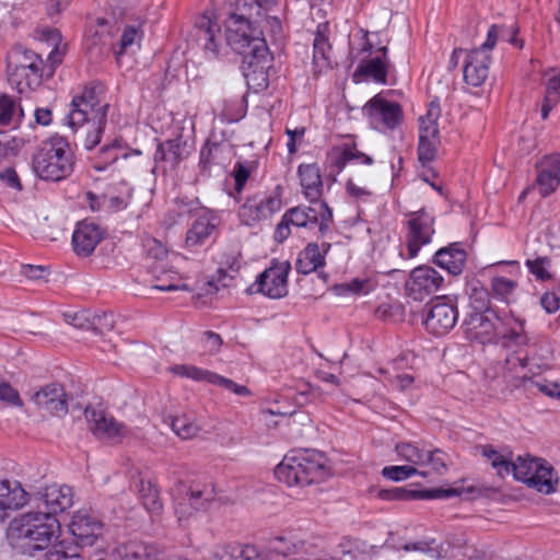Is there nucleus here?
I'll return each instance as SVG.
<instances>
[{
    "label": "nucleus",
    "instance_id": "nucleus-41",
    "mask_svg": "<svg viewBox=\"0 0 560 560\" xmlns=\"http://www.w3.org/2000/svg\"><path fill=\"white\" fill-rule=\"evenodd\" d=\"M165 423L170 425L172 431L183 440L191 439L199 432V427L195 418L190 413H182L167 416Z\"/></svg>",
    "mask_w": 560,
    "mask_h": 560
},
{
    "label": "nucleus",
    "instance_id": "nucleus-5",
    "mask_svg": "<svg viewBox=\"0 0 560 560\" xmlns=\"http://www.w3.org/2000/svg\"><path fill=\"white\" fill-rule=\"evenodd\" d=\"M275 476L290 487L311 485L326 476V457L315 450L291 451L277 465Z\"/></svg>",
    "mask_w": 560,
    "mask_h": 560
},
{
    "label": "nucleus",
    "instance_id": "nucleus-12",
    "mask_svg": "<svg viewBox=\"0 0 560 560\" xmlns=\"http://www.w3.org/2000/svg\"><path fill=\"white\" fill-rule=\"evenodd\" d=\"M457 318L456 303L448 296H435L424 306L423 324L433 335L441 336L448 332L455 326Z\"/></svg>",
    "mask_w": 560,
    "mask_h": 560
},
{
    "label": "nucleus",
    "instance_id": "nucleus-52",
    "mask_svg": "<svg viewBox=\"0 0 560 560\" xmlns=\"http://www.w3.org/2000/svg\"><path fill=\"white\" fill-rule=\"evenodd\" d=\"M440 139H419L418 159L423 167H427L436 156Z\"/></svg>",
    "mask_w": 560,
    "mask_h": 560
},
{
    "label": "nucleus",
    "instance_id": "nucleus-47",
    "mask_svg": "<svg viewBox=\"0 0 560 560\" xmlns=\"http://www.w3.org/2000/svg\"><path fill=\"white\" fill-rule=\"evenodd\" d=\"M396 452L401 460L408 462L413 467L423 466L424 456L427 451L418 447L409 442H401L396 445Z\"/></svg>",
    "mask_w": 560,
    "mask_h": 560
},
{
    "label": "nucleus",
    "instance_id": "nucleus-10",
    "mask_svg": "<svg viewBox=\"0 0 560 560\" xmlns=\"http://www.w3.org/2000/svg\"><path fill=\"white\" fill-rule=\"evenodd\" d=\"M108 104L103 103L100 92L94 86H85L74 95L68 114V122L73 131L84 127L85 124L98 120L106 124Z\"/></svg>",
    "mask_w": 560,
    "mask_h": 560
},
{
    "label": "nucleus",
    "instance_id": "nucleus-50",
    "mask_svg": "<svg viewBox=\"0 0 560 560\" xmlns=\"http://www.w3.org/2000/svg\"><path fill=\"white\" fill-rule=\"evenodd\" d=\"M338 294L340 295H347V294H354V295H365L370 293L374 289V284L369 279H352L349 282L341 283L337 285Z\"/></svg>",
    "mask_w": 560,
    "mask_h": 560
},
{
    "label": "nucleus",
    "instance_id": "nucleus-8",
    "mask_svg": "<svg viewBox=\"0 0 560 560\" xmlns=\"http://www.w3.org/2000/svg\"><path fill=\"white\" fill-rule=\"evenodd\" d=\"M45 67L39 55L22 46H16L8 55L9 82L20 93L34 90L42 83Z\"/></svg>",
    "mask_w": 560,
    "mask_h": 560
},
{
    "label": "nucleus",
    "instance_id": "nucleus-34",
    "mask_svg": "<svg viewBox=\"0 0 560 560\" xmlns=\"http://www.w3.org/2000/svg\"><path fill=\"white\" fill-rule=\"evenodd\" d=\"M329 26L327 23H320L317 26L313 42V67L316 74L327 70L331 66L330 52L331 45L328 40Z\"/></svg>",
    "mask_w": 560,
    "mask_h": 560
},
{
    "label": "nucleus",
    "instance_id": "nucleus-57",
    "mask_svg": "<svg viewBox=\"0 0 560 560\" xmlns=\"http://www.w3.org/2000/svg\"><path fill=\"white\" fill-rule=\"evenodd\" d=\"M238 544H220L214 546L212 560H237Z\"/></svg>",
    "mask_w": 560,
    "mask_h": 560
},
{
    "label": "nucleus",
    "instance_id": "nucleus-63",
    "mask_svg": "<svg viewBox=\"0 0 560 560\" xmlns=\"http://www.w3.org/2000/svg\"><path fill=\"white\" fill-rule=\"evenodd\" d=\"M202 347L210 353H215L220 350L222 338L213 331H206L201 338Z\"/></svg>",
    "mask_w": 560,
    "mask_h": 560
},
{
    "label": "nucleus",
    "instance_id": "nucleus-28",
    "mask_svg": "<svg viewBox=\"0 0 560 560\" xmlns=\"http://www.w3.org/2000/svg\"><path fill=\"white\" fill-rule=\"evenodd\" d=\"M42 499L47 509L45 513H52L56 516L57 513L72 506L73 491L69 486L54 483L44 489Z\"/></svg>",
    "mask_w": 560,
    "mask_h": 560
},
{
    "label": "nucleus",
    "instance_id": "nucleus-31",
    "mask_svg": "<svg viewBox=\"0 0 560 560\" xmlns=\"http://www.w3.org/2000/svg\"><path fill=\"white\" fill-rule=\"evenodd\" d=\"M161 553L156 545L136 540L121 544L114 550L116 560H159Z\"/></svg>",
    "mask_w": 560,
    "mask_h": 560
},
{
    "label": "nucleus",
    "instance_id": "nucleus-11",
    "mask_svg": "<svg viewBox=\"0 0 560 560\" xmlns=\"http://www.w3.org/2000/svg\"><path fill=\"white\" fill-rule=\"evenodd\" d=\"M434 223V215L424 209L407 215L405 241L408 258H415L423 246L431 243L435 233Z\"/></svg>",
    "mask_w": 560,
    "mask_h": 560
},
{
    "label": "nucleus",
    "instance_id": "nucleus-4",
    "mask_svg": "<svg viewBox=\"0 0 560 560\" xmlns=\"http://www.w3.org/2000/svg\"><path fill=\"white\" fill-rule=\"evenodd\" d=\"M481 455L486 457L498 475L504 477L513 474L518 481L536 489L541 493H551L555 491L557 478L553 468L545 460L518 456L515 462L511 459L510 454H503L491 445L480 447Z\"/></svg>",
    "mask_w": 560,
    "mask_h": 560
},
{
    "label": "nucleus",
    "instance_id": "nucleus-64",
    "mask_svg": "<svg viewBox=\"0 0 560 560\" xmlns=\"http://www.w3.org/2000/svg\"><path fill=\"white\" fill-rule=\"evenodd\" d=\"M540 305L547 313H556L560 308V298L555 292H545L540 298Z\"/></svg>",
    "mask_w": 560,
    "mask_h": 560
},
{
    "label": "nucleus",
    "instance_id": "nucleus-23",
    "mask_svg": "<svg viewBox=\"0 0 560 560\" xmlns=\"http://www.w3.org/2000/svg\"><path fill=\"white\" fill-rule=\"evenodd\" d=\"M85 418L90 430L100 439L114 440L125 434V428L104 410L85 408Z\"/></svg>",
    "mask_w": 560,
    "mask_h": 560
},
{
    "label": "nucleus",
    "instance_id": "nucleus-58",
    "mask_svg": "<svg viewBox=\"0 0 560 560\" xmlns=\"http://www.w3.org/2000/svg\"><path fill=\"white\" fill-rule=\"evenodd\" d=\"M108 45L109 43L103 38L98 31H95L94 34L89 36L85 42L86 49L91 55L96 57L104 55L108 50Z\"/></svg>",
    "mask_w": 560,
    "mask_h": 560
},
{
    "label": "nucleus",
    "instance_id": "nucleus-48",
    "mask_svg": "<svg viewBox=\"0 0 560 560\" xmlns=\"http://www.w3.org/2000/svg\"><path fill=\"white\" fill-rule=\"evenodd\" d=\"M52 548L46 553L45 560H83L78 552V546L66 544L59 540L51 545Z\"/></svg>",
    "mask_w": 560,
    "mask_h": 560
},
{
    "label": "nucleus",
    "instance_id": "nucleus-38",
    "mask_svg": "<svg viewBox=\"0 0 560 560\" xmlns=\"http://www.w3.org/2000/svg\"><path fill=\"white\" fill-rule=\"evenodd\" d=\"M546 94L541 106V117L546 119L552 108L560 102V70L546 71Z\"/></svg>",
    "mask_w": 560,
    "mask_h": 560
},
{
    "label": "nucleus",
    "instance_id": "nucleus-18",
    "mask_svg": "<svg viewBox=\"0 0 560 560\" xmlns=\"http://www.w3.org/2000/svg\"><path fill=\"white\" fill-rule=\"evenodd\" d=\"M282 207L279 196L255 195L246 199L240 207L238 218L243 224L252 226L261 220L270 218Z\"/></svg>",
    "mask_w": 560,
    "mask_h": 560
},
{
    "label": "nucleus",
    "instance_id": "nucleus-40",
    "mask_svg": "<svg viewBox=\"0 0 560 560\" xmlns=\"http://www.w3.org/2000/svg\"><path fill=\"white\" fill-rule=\"evenodd\" d=\"M182 144L178 139L161 143L155 152L156 163H163L164 171L174 170L182 161Z\"/></svg>",
    "mask_w": 560,
    "mask_h": 560
},
{
    "label": "nucleus",
    "instance_id": "nucleus-53",
    "mask_svg": "<svg viewBox=\"0 0 560 560\" xmlns=\"http://www.w3.org/2000/svg\"><path fill=\"white\" fill-rule=\"evenodd\" d=\"M215 498V493L212 487H205L202 490L191 489L188 493L189 504L195 510L206 509L207 505L212 502Z\"/></svg>",
    "mask_w": 560,
    "mask_h": 560
},
{
    "label": "nucleus",
    "instance_id": "nucleus-19",
    "mask_svg": "<svg viewBox=\"0 0 560 560\" xmlns=\"http://www.w3.org/2000/svg\"><path fill=\"white\" fill-rule=\"evenodd\" d=\"M69 530L75 538V546H94L103 534L102 522L84 511H78L73 514L69 524Z\"/></svg>",
    "mask_w": 560,
    "mask_h": 560
},
{
    "label": "nucleus",
    "instance_id": "nucleus-9",
    "mask_svg": "<svg viewBox=\"0 0 560 560\" xmlns=\"http://www.w3.org/2000/svg\"><path fill=\"white\" fill-rule=\"evenodd\" d=\"M355 58L359 62L352 75L355 83L363 81H372L378 84L387 83L390 61L386 46L375 48L365 36L363 46Z\"/></svg>",
    "mask_w": 560,
    "mask_h": 560
},
{
    "label": "nucleus",
    "instance_id": "nucleus-13",
    "mask_svg": "<svg viewBox=\"0 0 560 560\" xmlns=\"http://www.w3.org/2000/svg\"><path fill=\"white\" fill-rule=\"evenodd\" d=\"M371 126L378 131L396 129L404 119L401 106L394 101L377 94L372 97L363 107Z\"/></svg>",
    "mask_w": 560,
    "mask_h": 560
},
{
    "label": "nucleus",
    "instance_id": "nucleus-25",
    "mask_svg": "<svg viewBox=\"0 0 560 560\" xmlns=\"http://www.w3.org/2000/svg\"><path fill=\"white\" fill-rule=\"evenodd\" d=\"M220 223L219 215L211 210L200 213L186 233L185 245L187 248L201 246L214 233Z\"/></svg>",
    "mask_w": 560,
    "mask_h": 560
},
{
    "label": "nucleus",
    "instance_id": "nucleus-1",
    "mask_svg": "<svg viewBox=\"0 0 560 560\" xmlns=\"http://www.w3.org/2000/svg\"><path fill=\"white\" fill-rule=\"evenodd\" d=\"M255 15H259V7L247 0L223 19L214 10H207L196 21V36L209 59L226 56L230 48L242 55L248 83L266 89L271 59L261 30L252 21Z\"/></svg>",
    "mask_w": 560,
    "mask_h": 560
},
{
    "label": "nucleus",
    "instance_id": "nucleus-26",
    "mask_svg": "<svg viewBox=\"0 0 560 560\" xmlns=\"http://www.w3.org/2000/svg\"><path fill=\"white\" fill-rule=\"evenodd\" d=\"M28 502V493L16 480H0V521L7 512L20 510Z\"/></svg>",
    "mask_w": 560,
    "mask_h": 560
},
{
    "label": "nucleus",
    "instance_id": "nucleus-45",
    "mask_svg": "<svg viewBox=\"0 0 560 560\" xmlns=\"http://www.w3.org/2000/svg\"><path fill=\"white\" fill-rule=\"evenodd\" d=\"M529 345V337L527 336V342L522 347H513L506 349L505 369L510 373H516L520 369L523 370L527 366L529 355L525 351V348Z\"/></svg>",
    "mask_w": 560,
    "mask_h": 560
},
{
    "label": "nucleus",
    "instance_id": "nucleus-37",
    "mask_svg": "<svg viewBox=\"0 0 560 560\" xmlns=\"http://www.w3.org/2000/svg\"><path fill=\"white\" fill-rule=\"evenodd\" d=\"M525 266L528 269V272L534 276L537 281L560 282L553 261L548 256H535L533 258H527L525 260Z\"/></svg>",
    "mask_w": 560,
    "mask_h": 560
},
{
    "label": "nucleus",
    "instance_id": "nucleus-29",
    "mask_svg": "<svg viewBox=\"0 0 560 560\" xmlns=\"http://www.w3.org/2000/svg\"><path fill=\"white\" fill-rule=\"evenodd\" d=\"M298 175L304 197L310 202L322 201L323 180L318 165L316 163L300 164Z\"/></svg>",
    "mask_w": 560,
    "mask_h": 560
},
{
    "label": "nucleus",
    "instance_id": "nucleus-39",
    "mask_svg": "<svg viewBox=\"0 0 560 560\" xmlns=\"http://www.w3.org/2000/svg\"><path fill=\"white\" fill-rule=\"evenodd\" d=\"M24 117L19 100L8 94L0 95V126L18 127Z\"/></svg>",
    "mask_w": 560,
    "mask_h": 560
},
{
    "label": "nucleus",
    "instance_id": "nucleus-59",
    "mask_svg": "<svg viewBox=\"0 0 560 560\" xmlns=\"http://www.w3.org/2000/svg\"><path fill=\"white\" fill-rule=\"evenodd\" d=\"M0 400L15 407L23 406V400L21 399L19 392L5 382L0 383Z\"/></svg>",
    "mask_w": 560,
    "mask_h": 560
},
{
    "label": "nucleus",
    "instance_id": "nucleus-56",
    "mask_svg": "<svg viewBox=\"0 0 560 560\" xmlns=\"http://www.w3.org/2000/svg\"><path fill=\"white\" fill-rule=\"evenodd\" d=\"M141 39V34L138 27L127 26L121 35L119 50L116 51L117 56L126 54L132 46L137 45Z\"/></svg>",
    "mask_w": 560,
    "mask_h": 560
},
{
    "label": "nucleus",
    "instance_id": "nucleus-43",
    "mask_svg": "<svg viewBox=\"0 0 560 560\" xmlns=\"http://www.w3.org/2000/svg\"><path fill=\"white\" fill-rule=\"evenodd\" d=\"M129 154L125 151L121 142L118 140L113 141L110 144L104 145L98 155V161L95 162L94 167L97 171H104L108 165L116 162L118 159H127Z\"/></svg>",
    "mask_w": 560,
    "mask_h": 560
},
{
    "label": "nucleus",
    "instance_id": "nucleus-61",
    "mask_svg": "<svg viewBox=\"0 0 560 560\" xmlns=\"http://www.w3.org/2000/svg\"><path fill=\"white\" fill-rule=\"evenodd\" d=\"M346 190L355 201H366L372 196V191L369 188L357 185L353 179L347 180Z\"/></svg>",
    "mask_w": 560,
    "mask_h": 560
},
{
    "label": "nucleus",
    "instance_id": "nucleus-24",
    "mask_svg": "<svg viewBox=\"0 0 560 560\" xmlns=\"http://www.w3.org/2000/svg\"><path fill=\"white\" fill-rule=\"evenodd\" d=\"M491 55L482 49H471L466 52L464 63V80L468 85L480 86L489 75Z\"/></svg>",
    "mask_w": 560,
    "mask_h": 560
},
{
    "label": "nucleus",
    "instance_id": "nucleus-3",
    "mask_svg": "<svg viewBox=\"0 0 560 560\" xmlns=\"http://www.w3.org/2000/svg\"><path fill=\"white\" fill-rule=\"evenodd\" d=\"M464 334L470 341L491 343L500 341L502 347H522L527 342L525 320L512 313L470 312L463 322Z\"/></svg>",
    "mask_w": 560,
    "mask_h": 560
},
{
    "label": "nucleus",
    "instance_id": "nucleus-16",
    "mask_svg": "<svg viewBox=\"0 0 560 560\" xmlns=\"http://www.w3.org/2000/svg\"><path fill=\"white\" fill-rule=\"evenodd\" d=\"M131 196L130 185L127 182H120L117 187H110L102 195L89 191L86 200L92 211L110 214L126 209Z\"/></svg>",
    "mask_w": 560,
    "mask_h": 560
},
{
    "label": "nucleus",
    "instance_id": "nucleus-32",
    "mask_svg": "<svg viewBox=\"0 0 560 560\" xmlns=\"http://www.w3.org/2000/svg\"><path fill=\"white\" fill-rule=\"evenodd\" d=\"M233 156V148L229 142L208 141L200 151L199 165L202 172L209 173L212 165L225 166Z\"/></svg>",
    "mask_w": 560,
    "mask_h": 560
},
{
    "label": "nucleus",
    "instance_id": "nucleus-6",
    "mask_svg": "<svg viewBox=\"0 0 560 560\" xmlns=\"http://www.w3.org/2000/svg\"><path fill=\"white\" fill-rule=\"evenodd\" d=\"M74 158L68 140L55 135L42 142L33 159V170L43 180L59 182L73 172Z\"/></svg>",
    "mask_w": 560,
    "mask_h": 560
},
{
    "label": "nucleus",
    "instance_id": "nucleus-44",
    "mask_svg": "<svg viewBox=\"0 0 560 560\" xmlns=\"http://www.w3.org/2000/svg\"><path fill=\"white\" fill-rule=\"evenodd\" d=\"M517 281L503 276H494L491 279L492 295L503 302L510 303L514 298Z\"/></svg>",
    "mask_w": 560,
    "mask_h": 560
},
{
    "label": "nucleus",
    "instance_id": "nucleus-54",
    "mask_svg": "<svg viewBox=\"0 0 560 560\" xmlns=\"http://www.w3.org/2000/svg\"><path fill=\"white\" fill-rule=\"evenodd\" d=\"M382 474L393 481H402L415 475H419V470L412 465L386 466L383 468Z\"/></svg>",
    "mask_w": 560,
    "mask_h": 560
},
{
    "label": "nucleus",
    "instance_id": "nucleus-33",
    "mask_svg": "<svg viewBox=\"0 0 560 560\" xmlns=\"http://www.w3.org/2000/svg\"><path fill=\"white\" fill-rule=\"evenodd\" d=\"M329 243H310L300 252L295 261V269L299 273L308 275L325 265V255L330 249Z\"/></svg>",
    "mask_w": 560,
    "mask_h": 560
},
{
    "label": "nucleus",
    "instance_id": "nucleus-27",
    "mask_svg": "<svg viewBox=\"0 0 560 560\" xmlns=\"http://www.w3.org/2000/svg\"><path fill=\"white\" fill-rule=\"evenodd\" d=\"M328 161L331 166L337 170V173H340L345 166L350 163L363 165L373 164V159L361 152L353 142L332 147L328 153Z\"/></svg>",
    "mask_w": 560,
    "mask_h": 560
},
{
    "label": "nucleus",
    "instance_id": "nucleus-14",
    "mask_svg": "<svg viewBox=\"0 0 560 560\" xmlns=\"http://www.w3.org/2000/svg\"><path fill=\"white\" fill-rule=\"evenodd\" d=\"M444 283L442 275L428 265L418 266L411 270L405 290L408 298L422 302L438 292Z\"/></svg>",
    "mask_w": 560,
    "mask_h": 560
},
{
    "label": "nucleus",
    "instance_id": "nucleus-60",
    "mask_svg": "<svg viewBox=\"0 0 560 560\" xmlns=\"http://www.w3.org/2000/svg\"><path fill=\"white\" fill-rule=\"evenodd\" d=\"M237 560H268L266 551H260L255 545H238Z\"/></svg>",
    "mask_w": 560,
    "mask_h": 560
},
{
    "label": "nucleus",
    "instance_id": "nucleus-15",
    "mask_svg": "<svg viewBox=\"0 0 560 560\" xmlns=\"http://www.w3.org/2000/svg\"><path fill=\"white\" fill-rule=\"evenodd\" d=\"M291 270L289 261H273L256 279L253 288L256 292L270 299H280L288 293V276Z\"/></svg>",
    "mask_w": 560,
    "mask_h": 560
},
{
    "label": "nucleus",
    "instance_id": "nucleus-49",
    "mask_svg": "<svg viewBox=\"0 0 560 560\" xmlns=\"http://www.w3.org/2000/svg\"><path fill=\"white\" fill-rule=\"evenodd\" d=\"M152 288L159 291H177L186 289V285L182 282L177 272L163 271L160 275H154Z\"/></svg>",
    "mask_w": 560,
    "mask_h": 560
},
{
    "label": "nucleus",
    "instance_id": "nucleus-2",
    "mask_svg": "<svg viewBox=\"0 0 560 560\" xmlns=\"http://www.w3.org/2000/svg\"><path fill=\"white\" fill-rule=\"evenodd\" d=\"M61 525L57 516L43 511H28L15 516L9 524L7 538L21 553L34 556L57 542Z\"/></svg>",
    "mask_w": 560,
    "mask_h": 560
},
{
    "label": "nucleus",
    "instance_id": "nucleus-30",
    "mask_svg": "<svg viewBox=\"0 0 560 560\" xmlns=\"http://www.w3.org/2000/svg\"><path fill=\"white\" fill-rule=\"evenodd\" d=\"M467 259V253L459 243H453L446 247L439 249L433 261L453 276L463 272Z\"/></svg>",
    "mask_w": 560,
    "mask_h": 560
},
{
    "label": "nucleus",
    "instance_id": "nucleus-22",
    "mask_svg": "<svg viewBox=\"0 0 560 560\" xmlns=\"http://www.w3.org/2000/svg\"><path fill=\"white\" fill-rule=\"evenodd\" d=\"M67 395L65 388L57 383L48 384L37 390L32 400L34 404L54 415L61 417L68 412Z\"/></svg>",
    "mask_w": 560,
    "mask_h": 560
},
{
    "label": "nucleus",
    "instance_id": "nucleus-36",
    "mask_svg": "<svg viewBox=\"0 0 560 560\" xmlns=\"http://www.w3.org/2000/svg\"><path fill=\"white\" fill-rule=\"evenodd\" d=\"M441 117V107L438 101H432L428 105L427 113L419 117V139H440L439 119Z\"/></svg>",
    "mask_w": 560,
    "mask_h": 560
},
{
    "label": "nucleus",
    "instance_id": "nucleus-55",
    "mask_svg": "<svg viewBox=\"0 0 560 560\" xmlns=\"http://www.w3.org/2000/svg\"><path fill=\"white\" fill-rule=\"evenodd\" d=\"M84 126L86 127L83 141L84 148L86 150H93L101 141L106 124H101L98 120H95Z\"/></svg>",
    "mask_w": 560,
    "mask_h": 560
},
{
    "label": "nucleus",
    "instance_id": "nucleus-51",
    "mask_svg": "<svg viewBox=\"0 0 560 560\" xmlns=\"http://www.w3.org/2000/svg\"><path fill=\"white\" fill-rule=\"evenodd\" d=\"M422 467H428L427 470H419V475L422 477H427L431 472L442 475L446 470V464L439 450L427 451Z\"/></svg>",
    "mask_w": 560,
    "mask_h": 560
},
{
    "label": "nucleus",
    "instance_id": "nucleus-17",
    "mask_svg": "<svg viewBox=\"0 0 560 560\" xmlns=\"http://www.w3.org/2000/svg\"><path fill=\"white\" fill-rule=\"evenodd\" d=\"M168 370L171 373L177 376L190 378L196 382L212 384L230 390L238 396L250 395V390L246 386L236 384L232 380L206 369L190 364H175L170 366Z\"/></svg>",
    "mask_w": 560,
    "mask_h": 560
},
{
    "label": "nucleus",
    "instance_id": "nucleus-62",
    "mask_svg": "<svg viewBox=\"0 0 560 560\" xmlns=\"http://www.w3.org/2000/svg\"><path fill=\"white\" fill-rule=\"evenodd\" d=\"M143 247L147 254L156 260H163L164 257H166V248L160 241L155 238L145 240L143 243Z\"/></svg>",
    "mask_w": 560,
    "mask_h": 560
},
{
    "label": "nucleus",
    "instance_id": "nucleus-7",
    "mask_svg": "<svg viewBox=\"0 0 560 560\" xmlns=\"http://www.w3.org/2000/svg\"><path fill=\"white\" fill-rule=\"evenodd\" d=\"M332 220V211L324 201H314L310 206L293 207L284 212L275 231L278 242L287 240L290 228L313 230L317 228L320 234L326 233Z\"/></svg>",
    "mask_w": 560,
    "mask_h": 560
},
{
    "label": "nucleus",
    "instance_id": "nucleus-20",
    "mask_svg": "<svg viewBox=\"0 0 560 560\" xmlns=\"http://www.w3.org/2000/svg\"><path fill=\"white\" fill-rule=\"evenodd\" d=\"M537 175L535 184L541 197L553 194L560 185V154L544 155L536 162Z\"/></svg>",
    "mask_w": 560,
    "mask_h": 560
},
{
    "label": "nucleus",
    "instance_id": "nucleus-46",
    "mask_svg": "<svg viewBox=\"0 0 560 560\" xmlns=\"http://www.w3.org/2000/svg\"><path fill=\"white\" fill-rule=\"evenodd\" d=\"M469 307L471 312L494 313L490 310V293L479 283H472L469 290Z\"/></svg>",
    "mask_w": 560,
    "mask_h": 560
},
{
    "label": "nucleus",
    "instance_id": "nucleus-21",
    "mask_svg": "<svg viewBox=\"0 0 560 560\" xmlns=\"http://www.w3.org/2000/svg\"><path fill=\"white\" fill-rule=\"evenodd\" d=\"M104 237V230L96 223L82 220L72 234V246L74 253L80 257L90 256Z\"/></svg>",
    "mask_w": 560,
    "mask_h": 560
},
{
    "label": "nucleus",
    "instance_id": "nucleus-35",
    "mask_svg": "<svg viewBox=\"0 0 560 560\" xmlns=\"http://www.w3.org/2000/svg\"><path fill=\"white\" fill-rule=\"evenodd\" d=\"M511 386L514 389H523L526 394H532L534 388H536L539 393L550 398L560 399V384L545 378L515 375L511 380Z\"/></svg>",
    "mask_w": 560,
    "mask_h": 560
},
{
    "label": "nucleus",
    "instance_id": "nucleus-42",
    "mask_svg": "<svg viewBox=\"0 0 560 560\" xmlns=\"http://www.w3.org/2000/svg\"><path fill=\"white\" fill-rule=\"evenodd\" d=\"M300 545L288 540L284 537H276L269 540L266 548L268 560H282L291 555H294Z\"/></svg>",
    "mask_w": 560,
    "mask_h": 560
}]
</instances>
